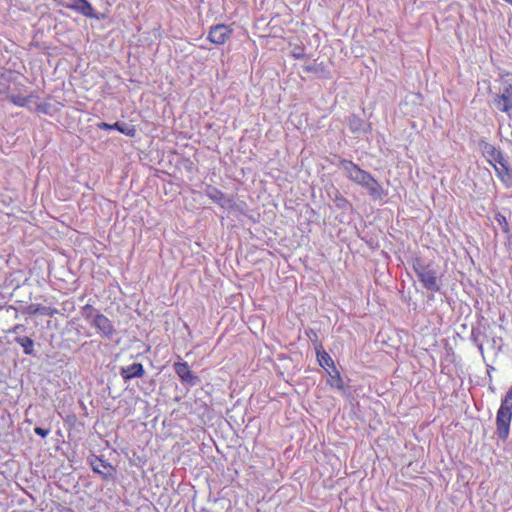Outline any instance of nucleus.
Masks as SVG:
<instances>
[{
  "mask_svg": "<svg viewBox=\"0 0 512 512\" xmlns=\"http://www.w3.org/2000/svg\"><path fill=\"white\" fill-rule=\"evenodd\" d=\"M340 165L346 172L347 177L361 186L368 189L370 195L380 197L382 195V188L374 177L367 171L361 169L357 164L350 160L342 159Z\"/></svg>",
  "mask_w": 512,
  "mask_h": 512,
  "instance_id": "f257e3e1",
  "label": "nucleus"
},
{
  "mask_svg": "<svg viewBox=\"0 0 512 512\" xmlns=\"http://www.w3.org/2000/svg\"><path fill=\"white\" fill-rule=\"evenodd\" d=\"M413 270L423 287L432 292L440 290L438 283V272L433 263H426L423 259L417 257L413 259Z\"/></svg>",
  "mask_w": 512,
  "mask_h": 512,
  "instance_id": "f03ea898",
  "label": "nucleus"
},
{
  "mask_svg": "<svg viewBox=\"0 0 512 512\" xmlns=\"http://www.w3.org/2000/svg\"><path fill=\"white\" fill-rule=\"evenodd\" d=\"M493 106L500 112L510 114L512 111V76L502 78L499 92L492 100Z\"/></svg>",
  "mask_w": 512,
  "mask_h": 512,
  "instance_id": "7ed1b4c3",
  "label": "nucleus"
},
{
  "mask_svg": "<svg viewBox=\"0 0 512 512\" xmlns=\"http://www.w3.org/2000/svg\"><path fill=\"white\" fill-rule=\"evenodd\" d=\"M234 29L231 25L220 23L209 27L207 41L215 46L225 45L232 37Z\"/></svg>",
  "mask_w": 512,
  "mask_h": 512,
  "instance_id": "20e7f679",
  "label": "nucleus"
},
{
  "mask_svg": "<svg viewBox=\"0 0 512 512\" xmlns=\"http://www.w3.org/2000/svg\"><path fill=\"white\" fill-rule=\"evenodd\" d=\"M512 420V412L507 410L506 408H501L497 410L496 419H495V435L498 439L505 442L509 438L510 434V425Z\"/></svg>",
  "mask_w": 512,
  "mask_h": 512,
  "instance_id": "39448f33",
  "label": "nucleus"
},
{
  "mask_svg": "<svg viewBox=\"0 0 512 512\" xmlns=\"http://www.w3.org/2000/svg\"><path fill=\"white\" fill-rule=\"evenodd\" d=\"M87 460L93 472L99 474L104 480L112 481L115 479L116 468L113 465L95 455H91Z\"/></svg>",
  "mask_w": 512,
  "mask_h": 512,
  "instance_id": "423d86ee",
  "label": "nucleus"
},
{
  "mask_svg": "<svg viewBox=\"0 0 512 512\" xmlns=\"http://www.w3.org/2000/svg\"><path fill=\"white\" fill-rule=\"evenodd\" d=\"M91 326L97 329L101 337L108 340L112 339L116 331L112 321L102 313L94 316V319L91 321Z\"/></svg>",
  "mask_w": 512,
  "mask_h": 512,
  "instance_id": "0eeeda50",
  "label": "nucleus"
},
{
  "mask_svg": "<svg viewBox=\"0 0 512 512\" xmlns=\"http://www.w3.org/2000/svg\"><path fill=\"white\" fill-rule=\"evenodd\" d=\"M173 368L183 383L189 386H196L199 384L200 378L190 370L187 362H176L174 363Z\"/></svg>",
  "mask_w": 512,
  "mask_h": 512,
  "instance_id": "6e6552de",
  "label": "nucleus"
},
{
  "mask_svg": "<svg viewBox=\"0 0 512 512\" xmlns=\"http://www.w3.org/2000/svg\"><path fill=\"white\" fill-rule=\"evenodd\" d=\"M480 146L484 157L487 159L490 165L495 166V164L504 159L502 152L494 145L487 142H482Z\"/></svg>",
  "mask_w": 512,
  "mask_h": 512,
  "instance_id": "1a4fd4ad",
  "label": "nucleus"
},
{
  "mask_svg": "<svg viewBox=\"0 0 512 512\" xmlns=\"http://www.w3.org/2000/svg\"><path fill=\"white\" fill-rule=\"evenodd\" d=\"M65 7L84 15L85 17L96 18L93 6L88 0H74L73 3L66 4Z\"/></svg>",
  "mask_w": 512,
  "mask_h": 512,
  "instance_id": "9d476101",
  "label": "nucleus"
},
{
  "mask_svg": "<svg viewBox=\"0 0 512 512\" xmlns=\"http://www.w3.org/2000/svg\"><path fill=\"white\" fill-rule=\"evenodd\" d=\"M145 370L141 363H133L126 367H121L120 375L124 382H128L133 378H140L144 375Z\"/></svg>",
  "mask_w": 512,
  "mask_h": 512,
  "instance_id": "9b49d317",
  "label": "nucleus"
},
{
  "mask_svg": "<svg viewBox=\"0 0 512 512\" xmlns=\"http://www.w3.org/2000/svg\"><path fill=\"white\" fill-rule=\"evenodd\" d=\"M493 167H494V169L496 171V174L499 177V179L506 186H508V187L511 186L512 185V171L509 168V166H508L507 162L505 161V159H503L499 163L495 164V166H493Z\"/></svg>",
  "mask_w": 512,
  "mask_h": 512,
  "instance_id": "f8f14e48",
  "label": "nucleus"
},
{
  "mask_svg": "<svg viewBox=\"0 0 512 512\" xmlns=\"http://www.w3.org/2000/svg\"><path fill=\"white\" fill-rule=\"evenodd\" d=\"M315 349L319 365L326 371L327 369H333V367H335V364L331 356L325 350L322 349L321 345H319Z\"/></svg>",
  "mask_w": 512,
  "mask_h": 512,
  "instance_id": "ddd939ff",
  "label": "nucleus"
},
{
  "mask_svg": "<svg viewBox=\"0 0 512 512\" xmlns=\"http://www.w3.org/2000/svg\"><path fill=\"white\" fill-rule=\"evenodd\" d=\"M327 374L329 376V379L327 380V384L331 387H335L338 390L344 389V383L341 378L340 372L337 370L336 367H333V369H327Z\"/></svg>",
  "mask_w": 512,
  "mask_h": 512,
  "instance_id": "4468645a",
  "label": "nucleus"
},
{
  "mask_svg": "<svg viewBox=\"0 0 512 512\" xmlns=\"http://www.w3.org/2000/svg\"><path fill=\"white\" fill-rule=\"evenodd\" d=\"M14 341L19 344L25 355H34V341L27 336H16Z\"/></svg>",
  "mask_w": 512,
  "mask_h": 512,
  "instance_id": "2eb2a0df",
  "label": "nucleus"
},
{
  "mask_svg": "<svg viewBox=\"0 0 512 512\" xmlns=\"http://www.w3.org/2000/svg\"><path fill=\"white\" fill-rule=\"evenodd\" d=\"M99 313L92 305L86 304L81 309V315L82 317L91 323V321L94 319L95 315H100Z\"/></svg>",
  "mask_w": 512,
  "mask_h": 512,
  "instance_id": "dca6fc26",
  "label": "nucleus"
},
{
  "mask_svg": "<svg viewBox=\"0 0 512 512\" xmlns=\"http://www.w3.org/2000/svg\"><path fill=\"white\" fill-rule=\"evenodd\" d=\"M32 95L29 96H21V95H11L9 96V100L16 106L19 107H27L31 99Z\"/></svg>",
  "mask_w": 512,
  "mask_h": 512,
  "instance_id": "f3484780",
  "label": "nucleus"
},
{
  "mask_svg": "<svg viewBox=\"0 0 512 512\" xmlns=\"http://www.w3.org/2000/svg\"><path fill=\"white\" fill-rule=\"evenodd\" d=\"M207 196L216 203H222L225 200V195L215 187H208Z\"/></svg>",
  "mask_w": 512,
  "mask_h": 512,
  "instance_id": "a211bd4d",
  "label": "nucleus"
},
{
  "mask_svg": "<svg viewBox=\"0 0 512 512\" xmlns=\"http://www.w3.org/2000/svg\"><path fill=\"white\" fill-rule=\"evenodd\" d=\"M254 230L249 229V233L251 234V237L256 238L261 241H266L267 233L263 229L262 226H253Z\"/></svg>",
  "mask_w": 512,
  "mask_h": 512,
  "instance_id": "6ab92c4d",
  "label": "nucleus"
},
{
  "mask_svg": "<svg viewBox=\"0 0 512 512\" xmlns=\"http://www.w3.org/2000/svg\"><path fill=\"white\" fill-rule=\"evenodd\" d=\"M501 408H506L507 410L512 412V386L506 392L505 396L501 400L500 404Z\"/></svg>",
  "mask_w": 512,
  "mask_h": 512,
  "instance_id": "aec40b11",
  "label": "nucleus"
},
{
  "mask_svg": "<svg viewBox=\"0 0 512 512\" xmlns=\"http://www.w3.org/2000/svg\"><path fill=\"white\" fill-rule=\"evenodd\" d=\"M118 132H120L126 136H129V137H135L137 131L133 125L127 126L125 124L120 123Z\"/></svg>",
  "mask_w": 512,
  "mask_h": 512,
  "instance_id": "412c9836",
  "label": "nucleus"
},
{
  "mask_svg": "<svg viewBox=\"0 0 512 512\" xmlns=\"http://www.w3.org/2000/svg\"><path fill=\"white\" fill-rule=\"evenodd\" d=\"M503 237L512 245V226H500Z\"/></svg>",
  "mask_w": 512,
  "mask_h": 512,
  "instance_id": "4be33fe9",
  "label": "nucleus"
},
{
  "mask_svg": "<svg viewBox=\"0 0 512 512\" xmlns=\"http://www.w3.org/2000/svg\"><path fill=\"white\" fill-rule=\"evenodd\" d=\"M119 122H115L114 124H109L106 122H100L97 124V127L102 130H117L119 129Z\"/></svg>",
  "mask_w": 512,
  "mask_h": 512,
  "instance_id": "5701e85b",
  "label": "nucleus"
},
{
  "mask_svg": "<svg viewBox=\"0 0 512 512\" xmlns=\"http://www.w3.org/2000/svg\"><path fill=\"white\" fill-rule=\"evenodd\" d=\"M34 432L37 435L41 436L42 438H45V437H47L49 435L50 430L47 429V428H42V427H35L34 428Z\"/></svg>",
  "mask_w": 512,
  "mask_h": 512,
  "instance_id": "b1692460",
  "label": "nucleus"
},
{
  "mask_svg": "<svg viewBox=\"0 0 512 512\" xmlns=\"http://www.w3.org/2000/svg\"><path fill=\"white\" fill-rule=\"evenodd\" d=\"M25 326L22 324L15 325L9 332L13 334H19L25 331Z\"/></svg>",
  "mask_w": 512,
  "mask_h": 512,
  "instance_id": "393cba45",
  "label": "nucleus"
},
{
  "mask_svg": "<svg viewBox=\"0 0 512 512\" xmlns=\"http://www.w3.org/2000/svg\"><path fill=\"white\" fill-rule=\"evenodd\" d=\"M496 221L498 222V224H507V220H506V217L501 215V214H497L496 215Z\"/></svg>",
  "mask_w": 512,
  "mask_h": 512,
  "instance_id": "a878e982",
  "label": "nucleus"
},
{
  "mask_svg": "<svg viewBox=\"0 0 512 512\" xmlns=\"http://www.w3.org/2000/svg\"><path fill=\"white\" fill-rule=\"evenodd\" d=\"M34 313H42L44 315H51L52 313H48L47 312V308L46 307H37L35 310H34Z\"/></svg>",
  "mask_w": 512,
  "mask_h": 512,
  "instance_id": "bb28decb",
  "label": "nucleus"
},
{
  "mask_svg": "<svg viewBox=\"0 0 512 512\" xmlns=\"http://www.w3.org/2000/svg\"><path fill=\"white\" fill-rule=\"evenodd\" d=\"M48 104H39L37 106V110L42 112V113H47V108H48Z\"/></svg>",
  "mask_w": 512,
  "mask_h": 512,
  "instance_id": "cd10ccee",
  "label": "nucleus"
},
{
  "mask_svg": "<svg viewBox=\"0 0 512 512\" xmlns=\"http://www.w3.org/2000/svg\"><path fill=\"white\" fill-rule=\"evenodd\" d=\"M488 389H489V391H491L492 393H495V387H494L493 385H491V384H490V385L488 386Z\"/></svg>",
  "mask_w": 512,
  "mask_h": 512,
  "instance_id": "c85d7f7f",
  "label": "nucleus"
},
{
  "mask_svg": "<svg viewBox=\"0 0 512 512\" xmlns=\"http://www.w3.org/2000/svg\"><path fill=\"white\" fill-rule=\"evenodd\" d=\"M494 232H495V236L497 237V236L499 235L498 230H496V229H495V231H494Z\"/></svg>",
  "mask_w": 512,
  "mask_h": 512,
  "instance_id": "c756f323",
  "label": "nucleus"
}]
</instances>
